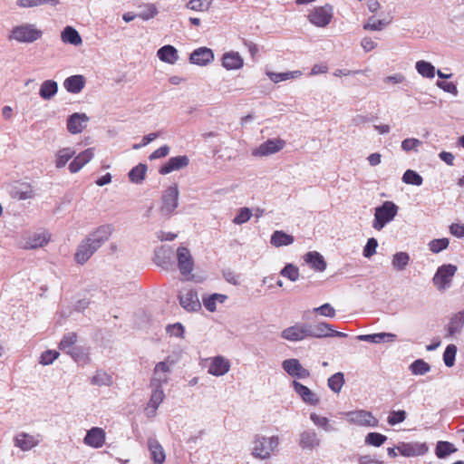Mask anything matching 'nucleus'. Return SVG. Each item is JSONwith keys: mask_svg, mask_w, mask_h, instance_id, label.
Segmentation results:
<instances>
[{"mask_svg": "<svg viewBox=\"0 0 464 464\" xmlns=\"http://www.w3.org/2000/svg\"><path fill=\"white\" fill-rule=\"evenodd\" d=\"M346 420L351 424L365 427H376L378 420L372 414V412L364 410H356L345 412Z\"/></svg>", "mask_w": 464, "mask_h": 464, "instance_id": "8", "label": "nucleus"}, {"mask_svg": "<svg viewBox=\"0 0 464 464\" xmlns=\"http://www.w3.org/2000/svg\"><path fill=\"white\" fill-rule=\"evenodd\" d=\"M85 86V78L81 74L72 75L63 82V87L70 93H79Z\"/></svg>", "mask_w": 464, "mask_h": 464, "instance_id": "29", "label": "nucleus"}, {"mask_svg": "<svg viewBox=\"0 0 464 464\" xmlns=\"http://www.w3.org/2000/svg\"><path fill=\"white\" fill-rule=\"evenodd\" d=\"M280 275L292 282H295L299 278V269L293 264H287L281 270Z\"/></svg>", "mask_w": 464, "mask_h": 464, "instance_id": "56", "label": "nucleus"}, {"mask_svg": "<svg viewBox=\"0 0 464 464\" xmlns=\"http://www.w3.org/2000/svg\"><path fill=\"white\" fill-rule=\"evenodd\" d=\"M214 61V53L210 48L199 47L189 56V62L199 66H206Z\"/></svg>", "mask_w": 464, "mask_h": 464, "instance_id": "18", "label": "nucleus"}, {"mask_svg": "<svg viewBox=\"0 0 464 464\" xmlns=\"http://www.w3.org/2000/svg\"><path fill=\"white\" fill-rule=\"evenodd\" d=\"M252 211L250 208L245 207L238 210L237 215L234 218L233 223L236 225H242L247 222L252 217Z\"/></svg>", "mask_w": 464, "mask_h": 464, "instance_id": "61", "label": "nucleus"}, {"mask_svg": "<svg viewBox=\"0 0 464 464\" xmlns=\"http://www.w3.org/2000/svg\"><path fill=\"white\" fill-rule=\"evenodd\" d=\"M92 384L98 386H110L112 383L111 374L103 371H97L91 380Z\"/></svg>", "mask_w": 464, "mask_h": 464, "instance_id": "51", "label": "nucleus"}, {"mask_svg": "<svg viewBox=\"0 0 464 464\" xmlns=\"http://www.w3.org/2000/svg\"><path fill=\"white\" fill-rule=\"evenodd\" d=\"M208 0H189L187 4V8L196 12L208 11L210 6Z\"/></svg>", "mask_w": 464, "mask_h": 464, "instance_id": "59", "label": "nucleus"}, {"mask_svg": "<svg viewBox=\"0 0 464 464\" xmlns=\"http://www.w3.org/2000/svg\"><path fill=\"white\" fill-rule=\"evenodd\" d=\"M398 206L392 201H384L374 211L372 227L382 230L388 223L392 221L398 213Z\"/></svg>", "mask_w": 464, "mask_h": 464, "instance_id": "2", "label": "nucleus"}, {"mask_svg": "<svg viewBox=\"0 0 464 464\" xmlns=\"http://www.w3.org/2000/svg\"><path fill=\"white\" fill-rule=\"evenodd\" d=\"M58 92V84L53 80L44 81L40 87L39 95L44 100H51Z\"/></svg>", "mask_w": 464, "mask_h": 464, "instance_id": "38", "label": "nucleus"}, {"mask_svg": "<svg viewBox=\"0 0 464 464\" xmlns=\"http://www.w3.org/2000/svg\"><path fill=\"white\" fill-rule=\"evenodd\" d=\"M113 228L111 225H102L90 233L85 238L92 245V249H99L111 237Z\"/></svg>", "mask_w": 464, "mask_h": 464, "instance_id": "13", "label": "nucleus"}, {"mask_svg": "<svg viewBox=\"0 0 464 464\" xmlns=\"http://www.w3.org/2000/svg\"><path fill=\"white\" fill-rule=\"evenodd\" d=\"M148 448L153 462L155 464H163L166 459V455L160 442L156 439L150 438L148 440Z\"/></svg>", "mask_w": 464, "mask_h": 464, "instance_id": "30", "label": "nucleus"}, {"mask_svg": "<svg viewBox=\"0 0 464 464\" xmlns=\"http://www.w3.org/2000/svg\"><path fill=\"white\" fill-rule=\"evenodd\" d=\"M402 181L406 184L420 186L422 185V177L414 170L407 169L402 175Z\"/></svg>", "mask_w": 464, "mask_h": 464, "instance_id": "54", "label": "nucleus"}, {"mask_svg": "<svg viewBox=\"0 0 464 464\" xmlns=\"http://www.w3.org/2000/svg\"><path fill=\"white\" fill-rule=\"evenodd\" d=\"M278 445L279 439L277 436L256 435L253 440L252 455L259 459H269Z\"/></svg>", "mask_w": 464, "mask_h": 464, "instance_id": "1", "label": "nucleus"}, {"mask_svg": "<svg viewBox=\"0 0 464 464\" xmlns=\"http://www.w3.org/2000/svg\"><path fill=\"white\" fill-rule=\"evenodd\" d=\"M285 146V141L280 138L269 139L253 150L252 155L255 157L270 156L282 150Z\"/></svg>", "mask_w": 464, "mask_h": 464, "instance_id": "11", "label": "nucleus"}, {"mask_svg": "<svg viewBox=\"0 0 464 464\" xmlns=\"http://www.w3.org/2000/svg\"><path fill=\"white\" fill-rule=\"evenodd\" d=\"M231 364L228 359L222 355H218L210 359V364L208 372L213 376L220 377L227 373Z\"/></svg>", "mask_w": 464, "mask_h": 464, "instance_id": "16", "label": "nucleus"}, {"mask_svg": "<svg viewBox=\"0 0 464 464\" xmlns=\"http://www.w3.org/2000/svg\"><path fill=\"white\" fill-rule=\"evenodd\" d=\"M450 241L448 238H439V239H433L429 243V249L432 253H440V251L446 249L449 246Z\"/></svg>", "mask_w": 464, "mask_h": 464, "instance_id": "60", "label": "nucleus"}, {"mask_svg": "<svg viewBox=\"0 0 464 464\" xmlns=\"http://www.w3.org/2000/svg\"><path fill=\"white\" fill-rule=\"evenodd\" d=\"M456 354L457 346L455 344H449L443 353V362L447 367L454 365Z\"/></svg>", "mask_w": 464, "mask_h": 464, "instance_id": "58", "label": "nucleus"}, {"mask_svg": "<svg viewBox=\"0 0 464 464\" xmlns=\"http://www.w3.org/2000/svg\"><path fill=\"white\" fill-rule=\"evenodd\" d=\"M302 341L307 338H325L326 330L329 329V324L326 322H318L315 324L300 323Z\"/></svg>", "mask_w": 464, "mask_h": 464, "instance_id": "9", "label": "nucleus"}, {"mask_svg": "<svg viewBox=\"0 0 464 464\" xmlns=\"http://www.w3.org/2000/svg\"><path fill=\"white\" fill-rule=\"evenodd\" d=\"M310 420L316 427L323 429L326 432L335 430V429L330 424V420L326 417L320 416L313 412L310 414Z\"/></svg>", "mask_w": 464, "mask_h": 464, "instance_id": "49", "label": "nucleus"}, {"mask_svg": "<svg viewBox=\"0 0 464 464\" xmlns=\"http://www.w3.org/2000/svg\"><path fill=\"white\" fill-rule=\"evenodd\" d=\"M304 260L315 271L323 272L326 269V262L324 256L316 251L306 253L304 256Z\"/></svg>", "mask_w": 464, "mask_h": 464, "instance_id": "28", "label": "nucleus"}, {"mask_svg": "<svg viewBox=\"0 0 464 464\" xmlns=\"http://www.w3.org/2000/svg\"><path fill=\"white\" fill-rule=\"evenodd\" d=\"M457 449L449 441H439L436 446L435 454L439 459H444L455 452Z\"/></svg>", "mask_w": 464, "mask_h": 464, "instance_id": "48", "label": "nucleus"}, {"mask_svg": "<svg viewBox=\"0 0 464 464\" xmlns=\"http://www.w3.org/2000/svg\"><path fill=\"white\" fill-rule=\"evenodd\" d=\"M13 196L19 200H25L32 198L34 193L30 185L21 184L14 188Z\"/></svg>", "mask_w": 464, "mask_h": 464, "instance_id": "46", "label": "nucleus"}, {"mask_svg": "<svg viewBox=\"0 0 464 464\" xmlns=\"http://www.w3.org/2000/svg\"><path fill=\"white\" fill-rule=\"evenodd\" d=\"M49 4L53 6H56L60 4L59 0H18L17 5L22 8H30L39 5Z\"/></svg>", "mask_w": 464, "mask_h": 464, "instance_id": "53", "label": "nucleus"}, {"mask_svg": "<svg viewBox=\"0 0 464 464\" xmlns=\"http://www.w3.org/2000/svg\"><path fill=\"white\" fill-rule=\"evenodd\" d=\"M147 166L140 163L132 168L129 172V179L132 183L140 184L146 176Z\"/></svg>", "mask_w": 464, "mask_h": 464, "instance_id": "44", "label": "nucleus"}, {"mask_svg": "<svg viewBox=\"0 0 464 464\" xmlns=\"http://www.w3.org/2000/svg\"><path fill=\"white\" fill-rule=\"evenodd\" d=\"M179 304L188 312H198L201 309L198 293L193 289L186 290L179 295Z\"/></svg>", "mask_w": 464, "mask_h": 464, "instance_id": "14", "label": "nucleus"}, {"mask_svg": "<svg viewBox=\"0 0 464 464\" xmlns=\"http://www.w3.org/2000/svg\"><path fill=\"white\" fill-rule=\"evenodd\" d=\"M61 39L63 43L74 46H79L82 44V39L78 31L69 25L64 27V29L62 31Z\"/></svg>", "mask_w": 464, "mask_h": 464, "instance_id": "33", "label": "nucleus"}, {"mask_svg": "<svg viewBox=\"0 0 464 464\" xmlns=\"http://www.w3.org/2000/svg\"><path fill=\"white\" fill-rule=\"evenodd\" d=\"M396 449L401 456L407 458L423 456L429 450L425 442L419 441L399 442Z\"/></svg>", "mask_w": 464, "mask_h": 464, "instance_id": "10", "label": "nucleus"}, {"mask_svg": "<svg viewBox=\"0 0 464 464\" xmlns=\"http://www.w3.org/2000/svg\"><path fill=\"white\" fill-rule=\"evenodd\" d=\"M83 442L94 449L102 448L105 442V431L102 428L93 427L87 431Z\"/></svg>", "mask_w": 464, "mask_h": 464, "instance_id": "21", "label": "nucleus"}, {"mask_svg": "<svg viewBox=\"0 0 464 464\" xmlns=\"http://www.w3.org/2000/svg\"><path fill=\"white\" fill-rule=\"evenodd\" d=\"M457 271V266L453 265H442L440 266L433 278L432 283L438 290L442 291L450 287L451 280Z\"/></svg>", "mask_w": 464, "mask_h": 464, "instance_id": "6", "label": "nucleus"}, {"mask_svg": "<svg viewBox=\"0 0 464 464\" xmlns=\"http://www.w3.org/2000/svg\"><path fill=\"white\" fill-rule=\"evenodd\" d=\"M43 32L31 24H24L13 28L10 39L19 43H33L42 37Z\"/></svg>", "mask_w": 464, "mask_h": 464, "instance_id": "4", "label": "nucleus"}, {"mask_svg": "<svg viewBox=\"0 0 464 464\" xmlns=\"http://www.w3.org/2000/svg\"><path fill=\"white\" fill-rule=\"evenodd\" d=\"M422 145V141L416 138H407L401 141V150L405 152L419 151V148Z\"/></svg>", "mask_w": 464, "mask_h": 464, "instance_id": "57", "label": "nucleus"}, {"mask_svg": "<svg viewBox=\"0 0 464 464\" xmlns=\"http://www.w3.org/2000/svg\"><path fill=\"white\" fill-rule=\"evenodd\" d=\"M344 375L343 372H336L329 377L327 384L329 389L334 393H339L344 385Z\"/></svg>", "mask_w": 464, "mask_h": 464, "instance_id": "47", "label": "nucleus"}, {"mask_svg": "<svg viewBox=\"0 0 464 464\" xmlns=\"http://www.w3.org/2000/svg\"><path fill=\"white\" fill-rule=\"evenodd\" d=\"M302 72L299 70L285 72H266V75L268 76V78L275 83H278L287 80L296 79L302 76Z\"/></svg>", "mask_w": 464, "mask_h": 464, "instance_id": "39", "label": "nucleus"}, {"mask_svg": "<svg viewBox=\"0 0 464 464\" xmlns=\"http://www.w3.org/2000/svg\"><path fill=\"white\" fill-rule=\"evenodd\" d=\"M97 251V249H92V245L86 239H84L78 246L77 251L74 255L75 261L83 265L86 263L90 257Z\"/></svg>", "mask_w": 464, "mask_h": 464, "instance_id": "27", "label": "nucleus"}, {"mask_svg": "<svg viewBox=\"0 0 464 464\" xmlns=\"http://www.w3.org/2000/svg\"><path fill=\"white\" fill-rule=\"evenodd\" d=\"M281 337L289 342L302 341L300 323H296L294 325L284 329L281 332Z\"/></svg>", "mask_w": 464, "mask_h": 464, "instance_id": "42", "label": "nucleus"}, {"mask_svg": "<svg viewBox=\"0 0 464 464\" xmlns=\"http://www.w3.org/2000/svg\"><path fill=\"white\" fill-rule=\"evenodd\" d=\"M378 246V241L374 237H371L367 240L366 245L363 247L362 255L364 257H371L376 254Z\"/></svg>", "mask_w": 464, "mask_h": 464, "instance_id": "64", "label": "nucleus"}, {"mask_svg": "<svg viewBox=\"0 0 464 464\" xmlns=\"http://www.w3.org/2000/svg\"><path fill=\"white\" fill-rule=\"evenodd\" d=\"M334 18V6L330 4L315 6L309 10L307 14L308 21L316 27L328 26Z\"/></svg>", "mask_w": 464, "mask_h": 464, "instance_id": "3", "label": "nucleus"}, {"mask_svg": "<svg viewBox=\"0 0 464 464\" xmlns=\"http://www.w3.org/2000/svg\"><path fill=\"white\" fill-rule=\"evenodd\" d=\"M157 55L160 60L169 64H174L179 59L177 49L169 44L160 48L157 52Z\"/></svg>", "mask_w": 464, "mask_h": 464, "instance_id": "35", "label": "nucleus"}, {"mask_svg": "<svg viewBox=\"0 0 464 464\" xmlns=\"http://www.w3.org/2000/svg\"><path fill=\"white\" fill-rule=\"evenodd\" d=\"M321 439L314 430H305L300 434L299 447L302 450H313L321 445Z\"/></svg>", "mask_w": 464, "mask_h": 464, "instance_id": "17", "label": "nucleus"}, {"mask_svg": "<svg viewBox=\"0 0 464 464\" xmlns=\"http://www.w3.org/2000/svg\"><path fill=\"white\" fill-rule=\"evenodd\" d=\"M40 440L34 435L20 432L14 439L15 447L21 449L23 451H28L39 444Z\"/></svg>", "mask_w": 464, "mask_h": 464, "instance_id": "25", "label": "nucleus"}, {"mask_svg": "<svg viewBox=\"0 0 464 464\" xmlns=\"http://www.w3.org/2000/svg\"><path fill=\"white\" fill-rule=\"evenodd\" d=\"M406 419V411L400 410V411H392L387 419V421L390 425L394 426L396 424H399L402 421H404Z\"/></svg>", "mask_w": 464, "mask_h": 464, "instance_id": "63", "label": "nucleus"}, {"mask_svg": "<svg viewBox=\"0 0 464 464\" xmlns=\"http://www.w3.org/2000/svg\"><path fill=\"white\" fill-rule=\"evenodd\" d=\"M282 368L289 376L295 379L304 380L310 377V372L295 358L284 360L282 362Z\"/></svg>", "mask_w": 464, "mask_h": 464, "instance_id": "12", "label": "nucleus"}, {"mask_svg": "<svg viewBox=\"0 0 464 464\" xmlns=\"http://www.w3.org/2000/svg\"><path fill=\"white\" fill-rule=\"evenodd\" d=\"M227 295L212 294L202 297V304L208 312L213 313L217 310V304H223L227 300Z\"/></svg>", "mask_w": 464, "mask_h": 464, "instance_id": "37", "label": "nucleus"}, {"mask_svg": "<svg viewBox=\"0 0 464 464\" xmlns=\"http://www.w3.org/2000/svg\"><path fill=\"white\" fill-rule=\"evenodd\" d=\"M75 151L71 148H63L55 153V167L63 168L67 162L74 156Z\"/></svg>", "mask_w": 464, "mask_h": 464, "instance_id": "41", "label": "nucleus"}, {"mask_svg": "<svg viewBox=\"0 0 464 464\" xmlns=\"http://www.w3.org/2000/svg\"><path fill=\"white\" fill-rule=\"evenodd\" d=\"M50 237L46 233H35L29 237L25 242V247L34 249L45 246Z\"/></svg>", "mask_w": 464, "mask_h": 464, "instance_id": "40", "label": "nucleus"}, {"mask_svg": "<svg viewBox=\"0 0 464 464\" xmlns=\"http://www.w3.org/2000/svg\"><path fill=\"white\" fill-rule=\"evenodd\" d=\"M169 361H163L156 363L150 381V387H163L169 382L171 372Z\"/></svg>", "mask_w": 464, "mask_h": 464, "instance_id": "7", "label": "nucleus"}, {"mask_svg": "<svg viewBox=\"0 0 464 464\" xmlns=\"http://www.w3.org/2000/svg\"><path fill=\"white\" fill-rule=\"evenodd\" d=\"M410 262V256L406 252H397L393 255L392 265L397 271H402L406 268Z\"/></svg>", "mask_w": 464, "mask_h": 464, "instance_id": "45", "label": "nucleus"}, {"mask_svg": "<svg viewBox=\"0 0 464 464\" xmlns=\"http://www.w3.org/2000/svg\"><path fill=\"white\" fill-rule=\"evenodd\" d=\"M409 369L413 375H424L430 371V365L422 359H417Z\"/></svg>", "mask_w": 464, "mask_h": 464, "instance_id": "50", "label": "nucleus"}, {"mask_svg": "<svg viewBox=\"0 0 464 464\" xmlns=\"http://www.w3.org/2000/svg\"><path fill=\"white\" fill-rule=\"evenodd\" d=\"M295 238L292 235H289L282 230H276L270 237V244L275 247H281L292 245Z\"/></svg>", "mask_w": 464, "mask_h": 464, "instance_id": "34", "label": "nucleus"}, {"mask_svg": "<svg viewBox=\"0 0 464 464\" xmlns=\"http://www.w3.org/2000/svg\"><path fill=\"white\" fill-rule=\"evenodd\" d=\"M89 117L85 113L75 112L67 120V130L72 134L81 133L86 127Z\"/></svg>", "mask_w": 464, "mask_h": 464, "instance_id": "20", "label": "nucleus"}, {"mask_svg": "<svg viewBox=\"0 0 464 464\" xmlns=\"http://www.w3.org/2000/svg\"><path fill=\"white\" fill-rule=\"evenodd\" d=\"M464 326V309L454 314L446 327L448 336H453L461 332Z\"/></svg>", "mask_w": 464, "mask_h": 464, "instance_id": "32", "label": "nucleus"}, {"mask_svg": "<svg viewBox=\"0 0 464 464\" xmlns=\"http://www.w3.org/2000/svg\"><path fill=\"white\" fill-rule=\"evenodd\" d=\"M179 269L183 276L190 275L193 271L194 262L190 251L185 246L177 249Z\"/></svg>", "mask_w": 464, "mask_h": 464, "instance_id": "15", "label": "nucleus"}, {"mask_svg": "<svg viewBox=\"0 0 464 464\" xmlns=\"http://www.w3.org/2000/svg\"><path fill=\"white\" fill-rule=\"evenodd\" d=\"M188 163L189 160L186 155L172 157L160 167L159 172L161 175H166L187 167Z\"/></svg>", "mask_w": 464, "mask_h": 464, "instance_id": "22", "label": "nucleus"}, {"mask_svg": "<svg viewBox=\"0 0 464 464\" xmlns=\"http://www.w3.org/2000/svg\"><path fill=\"white\" fill-rule=\"evenodd\" d=\"M222 65L227 70H238L244 65V59L237 52H227L222 56Z\"/></svg>", "mask_w": 464, "mask_h": 464, "instance_id": "26", "label": "nucleus"}, {"mask_svg": "<svg viewBox=\"0 0 464 464\" xmlns=\"http://www.w3.org/2000/svg\"><path fill=\"white\" fill-rule=\"evenodd\" d=\"M292 386L304 402L309 405H317L319 403V398L308 387L303 385L296 380L293 381Z\"/></svg>", "mask_w": 464, "mask_h": 464, "instance_id": "23", "label": "nucleus"}, {"mask_svg": "<svg viewBox=\"0 0 464 464\" xmlns=\"http://www.w3.org/2000/svg\"><path fill=\"white\" fill-rule=\"evenodd\" d=\"M396 334L391 333H378L372 334H360L356 338L360 341L370 342L372 343H392L396 340Z\"/></svg>", "mask_w": 464, "mask_h": 464, "instance_id": "31", "label": "nucleus"}, {"mask_svg": "<svg viewBox=\"0 0 464 464\" xmlns=\"http://www.w3.org/2000/svg\"><path fill=\"white\" fill-rule=\"evenodd\" d=\"M151 394L146 407V412L149 417H153L157 413L159 406L165 399L163 387H150Z\"/></svg>", "mask_w": 464, "mask_h": 464, "instance_id": "19", "label": "nucleus"}, {"mask_svg": "<svg viewBox=\"0 0 464 464\" xmlns=\"http://www.w3.org/2000/svg\"><path fill=\"white\" fill-rule=\"evenodd\" d=\"M313 312L324 317L333 318L336 314L335 309L328 303L313 309Z\"/></svg>", "mask_w": 464, "mask_h": 464, "instance_id": "62", "label": "nucleus"}, {"mask_svg": "<svg viewBox=\"0 0 464 464\" xmlns=\"http://www.w3.org/2000/svg\"><path fill=\"white\" fill-rule=\"evenodd\" d=\"M387 440V437L382 433L370 432L365 437V444L380 447Z\"/></svg>", "mask_w": 464, "mask_h": 464, "instance_id": "55", "label": "nucleus"}, {"mask_svg": "<svg viewBox=\"0 0 464 464\" xmlns=\"http://www.w3.org/2000/svg\"><path fill=\"white\" fill-rule=\"evenodd\" d=\"M77 341V335L75 333H68L63 335L60 343L59 349L64 351L68 354H70L73 359L76 360V353L74 352L73 344Z\"/></svg>", "mask_w": 464, "mask_h": 464, "instance_id": "36", "label": "nucleus"}, {"mask_svg": "<svg viewBox=\"0 0 464 464\" xmlns=\"http://www.w3.org/2000/svg\"><path fill=\"white\" fill-rule=\"evenodd\" d=\"M416 71L425 78H433L436 73L435 67L429 62L420 60L415 63Z\"/></svg>", "mask_w": 464, "mask_h": 464, "instance_id": "43", "label": "nucleus"}, {"mask_svg": "<svg viewBox=\"0 0 464 464\" xmlns=\"http://www.w3.org/2000/svg\"><path fill=\"white\" fill-rule=\"evenodd\" d=\"M179 188L177 184L168 187L161 198L160 212L166 217L169 218L179 206Z\"/></svg>", "mask_w": 464, "mask_h": 464, "instance_id": "5", "label": "nucleus"}, {"mask_svg": "<svg viewBox=\"0 0 464 464\" xmlns=\"http://www.w3.org/2000/svg\"><path fill=\"white\" fill-rule=\"evenodd\" d=\"M94 157V149L88 148L79 153L69 165L71 173L78 172L83 166L89 163Z\"/></svg>", "mask_w": 464, "mask_h": 464, "instance_id": "24", "label": "nucleus"}, {"mask_svg": "<svg viewBox=\"0 0 464 464\" xmlns=\"http://www.w3.org/2000/svg\"><path fill=\"white\" fill-rule=\"evenodd\" d=\"M392 22V18L386 19H375L372 17L369 19V22L363 24L364 30L370 31H381L386 25H388Z\"/></svg>", "mask_w": 464, "mask_h": 464, "instance_id": "52", "label": "nucleus"}]
</instances>
